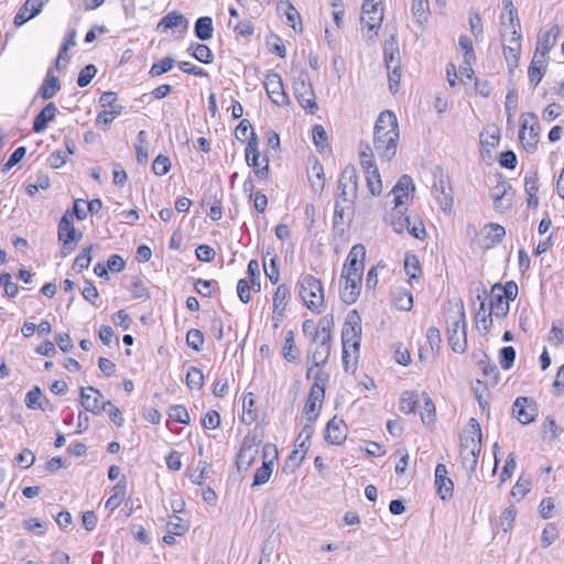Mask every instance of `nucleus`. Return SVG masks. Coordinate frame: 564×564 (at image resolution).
I'll return each instance as SVG.
<instances>
[{"label": "nucleus", "mask_w": 564, "mask_h": 564, "mask_svg": "<svg viewBox=\"0 0 564 564\" xmlns=\"http://www.w3.org/2000/svg\"><path fill=\"white\" fill-rule=\"evenodd\" d=\"M424 409L421 412V419L423 424H431L435 419V406L431 398L424 393Z\"/></svg>", "instance_id": "60"}, {"label": "nucleus", "mask_w": 564, "mask_h": 564, "mask_svg": "<svg viewBox=\"0 0 564 564\" xmlns=\"http://www.w3.org/2000/svg\"><path fill=\"white\" fill-rule=\"evenodd\" d=\"M341 280H344V285L340 284V299L346 304H354L360 295L362 276L355 273L354 275L341 274Z\"/></svg>", "instance_id": "18"}, {"label": "nucleus", "mask_w": 564, "mask_h": 564, "mask_svg": "<svg viewBox=\"0 0 564 564\" xmlns=\"http://www.w3.org/2000/svg\"><path fill=\"white\" fill-rule=\"evenodd\" d=\"M481 429L478 421L471 417L460 433V451H481Z\"/></svg>", "instance_id": "12"}, {"label": "nucleus", "mask_w": 564, "mask_h": 564, "mask_svg": "<svg viewBox=\"0 0 564 564\" xmlns=\"http://www.w3.org/2000/svg\"><path fill=\"white\" fill-rule=\"evenodd\" d=\"M429 10V0H412L411 11L417 24L423 25L427 22Z\"/></svg>", "instance_id": "39"}, {"label": "nucleus", "mask_w": 564, "mask_h": 564, "mask_svg": "<svg viewBox=\"0 0 564 564\" xmlns=\"http://www.w3.org/2000/svg\"><path fill=\"white\" fill-rule=\"evenodd\" d=\"M278 457V449L274 445L265 444L263 447V463L253 476L252 487H259L267 484L273 473L274 460Z\"/></svg>", "instance_id": "10"}, {"label": "nucleus", "mask_w": 564, "mask_h": 564, "mask_svg": "<svg viewBox=\"0 0 564 564\" xmlns=\"http://www.w3.org/2000/svg\"><path fill=\"white\" fill-rule=\"evenodd\" d=\"M330 347H332V329L326 330L323 327V330L315 333V337L310 339V345L307 348V362H311L315 367H323L327 364L328 358L330 356Z\"/></svg>", "instance_id": "5"}, {"label": "nucleus", "mask_w": 564, "mask_h": 564, "mask_svg": "<svg viewBox=\"0 0 564 564\" xmlns=\"http://www.w3.org/2000/svg\"><path fill=\"white\" fill-rule=\"evenodd\" d=\"M338 191L337 199L355 205L358 194V175L352 164L346 165L341 171Z\"/></svg>", "instance_id": "7"}, {"label": "nucleus", "mask_w": 564, "mask_h": 564, "mask_svg": "<svg viewBox=\"0 0 564 564\" xmlns=\"http://www.w3.org/2000/svg\"><path fill=\"white\" fill-rule=\"evenodd\" d=\"M171 169V162L170 159L165 155H158L153 163H152V170L155 175L163 176L170 172Z\"/></svg>", "instance_id": "59"}, {"label": "nucleus", "mask_w": 564, "mask_h": 564, "mask_svg": "<svg viewBox=\"0 0 564 564\" xmlns=\"http://www.w3.org/2000/svg\"><path fill=\"white\" fill-rule=\"evenodd\" d=\"M314 433V429L312 423H307L303 426L301 433L299 434L295 446L299 447L304 454L308 451L311 446V438Z\"/></svg>", "instance_id": "47"}, {"label": "nucleus", "mask_w": 564, "mask_h": 564, "mask_svg": "<svg viewBox=\"0 0 564 564\" xmlns=\"http://www.w3.org/2000/svg\"><path fill=\"white\" fill-rule=\"evenodd\" d=\"M360 322L361 318L357 311L348 313L341 330L343 349L352 348L355 352L359 350L361 336Z\"/></svg>", "instance_id": "9"}, {"label": "nucleus", "mask_w": 564, "mask_h": 564, "mask_svg": "<svg viewBox=\"0 0 564 564\" xmlns=\"http://www.w3.org/2000/svg\"><path fill=\"white\" fill-rule=\"evenodd\" d=\"M204 340V334L199 329L192 328L186 334V344L196 351L202 349Z\"/></svg>", "instance_id": "57"}, {"label": "nucleus", "mask_w": 564, "mask_h": 564, "mask_svg": "<svg viewBox=\"0 0 564 564\" xmlns=\"http://www.w3.org/2000/svg\"><path fill=\"white\" fill-rule=\"evenodd\" d=\"M518 295V285L513 281L505 285L496 283L490 292V311L496 317H505L509 312V301H513Z\"/></svg>", "instance_id": "4"}, {"label": "nucleus", "mask_w": 564, "mask_h": 564, "mask_svg": "<svg viewBox=\"0 0 564 564\" xmlns=\"http://www.w3.org/2000/svg\"><path fill=\"white\" fill-rule=\"evenodd\" d=\"M263 267L267 278L270 280L271 283L275 284L278 283L280 279V271H279V259L276 256H273L270 259V267L267 268V256L263 257Z\"/></svg>", "instance_id": "55"}, {"label": "nucleus", "mask_w": 564, "mask_h": 564, "mask_svg": "<svg viewBox=\"0 0 564 564\" xmlns=\"http://www.w3.org/2000/svg\"><path fill=\"white\" fill-rule=\"evenodd\" d=\"M299 293L305 305L311 311H317L324 303V291L322 282L311 275H302L297 282Z\"/></svg>", "instance_id": "6"}, {"label": "nucleus", "mask_w": 564, "mask_h": 564, "mask_svg": "<svg viewBox=\"0 0 564 564\" xmlns=\"http://www.w3.org/2000/svg\"><path fill=\"white\" fill-rule=\"evenodd\" d=\"M278 9L284 11L288 23L296 31V23H301V15L289 0H280Z\"/></svg>", "instance_id": "44"}, {"label": "nucleus", "mask_w": 564, "mask_h": 564, "mask_svg": "<svg viewBox=\"0 0 564 564\" xmlns=\"http://www.w3.org/2000/svg\"><path fill=\"white\" fill-rule=\"evenodd\" d=\"M173 65H174V59L172 57H169V56L164 57L151 66V68L149 70V76L150 77L161 76L162 74L170 72L173 68Z\"/></svg>", "instance_id": "49"}, {"label": "nucleus", "mask_w": 564, "mask_h": 564, "mask_svg": "<svg viewBox=\"0 0 564 564\" xmlns=\"http://www.w3.org/2000/svg\"><path fill=\"white\" fill-rule=\"evenodd\" d=\"M480 452L481 451H460L463 466L469 474L475 473Z\"/></svg>", "instance_id": "48"}, {"label": "nucleus", "mask_w": 564, "mask_h": 564, "mask_svg": "<svg viewBox=\"0 0 564 564\" xmlns=\"http://www.w3.org/2000/svg\"><path fill=\"white\" fill-rule=\"evenodd\" d=\"M289 297V288L285 284L279 285L273 295V319L276 321L275 326H278V322L282 319L283 312L286 307Z\"/></svg>", "instance_id": "28"}, {"label": "nucleus", "mask_w": 564, "mask_h": 564, "mask_svg": "<svg viewBox=\"0 0 564 564\" xmlns=\"http://www.w3.org/2000/svg\"><path fill=\"white\" fill-rule=\"evenodd\" d=\"M47 0H26L14 17V24L20 26L37 15Z\"/></svg>", "instance_id": "24"}, {"label": "nucleus", "mask_w": 564, "mask_h": 564, "mask_svg": "<svg viewBox=\"0 0 564 564\" xmlns=\"http://www.w3.org/2000/svg\"><path fill=\"white\" fill-rule=\"evenodd\" d=\"M258 443L254 436H246L237 455L236 466L241 471H247L258 455Z\"/></svg>", "instance_id": "13"}, {"label": "nucleus", "mask_w": 564, "mask_h": 564, "mask_svg": "<svg viewBox=\"0 0 564 564\" xmlns=\"http://www.w3.org/2000/svg\"><path fill=\"white\" fill-rule=\"evenodd\" d=\"M394 305L400 311H410L413 306L412 293L405 290L399 291L394 297Z\"/></svg>", "instance_id": "54"}, {"label": "nucleus", "mask_w": 564, "mask_h": 564, "mask_svg": "<svg viewBox=\"0 0 564 564\" xmlns=\"http://www.w3.org/2000/svg\"><path fill=\"white\" fill-rule=\"evenodd\" d=\"M189 529V525L184 522L178 516H171L167 521V532L178 536L184 535Z\"/></svg>", "instance_id": "52"}, {"label": "nucleus", "mask_w": 564, "mask_h": 564, "mask_svg": "<svg viewBox=\"0 0 564 564\" xmlns=\"http://www.w3.org/2000/svg\"><path fill=\"white\" fill-rule=\"evenodd\" d=\"M347 437V426L344 420L334 416L326 425L325 441L333 445H340Z\"/></svg>", "instance_id": "20"}, {"label": "nucleus", "mask_w": 564, "mask_h": 564, "mask_svg": "<svg viewBox=\"0 0 564 564\" xmlns=\"http://www.w3.org/2000/svg\"><path fill=\"white\" fill-rule=\"evenodd\" d=\"M365 258H366V248L364 245L358 243L355 245L346 259V262L343 268V275H356L362 276L365 270Z\"/></svg>", "instance_id": "15"}, {"label": "nucleus", "mask_w": 564, "mask_h": 564, "mask_svg": "<svg viewBox=\"0 0 564 564\" xmlns=\"http://www.w3.org/2000/svg\"><path fill=\"white\" fill-rule=\"evenodd\" d=\"M383 59L387 67L401 65L399 42L395 34H392L383 46Z\"/></svg>", "instance_id": "29"}, {"label": "nucleus", "mask_w": 564, "mask_h": 564, "mask_svg": "<svg viewBox=\"0 0 564 564\" xmlns=\"http://www.w3.org/2000/svg\"><path fill=\"white\" fill-rule=\"evenodd\" d=\"M414 192V184L410 175H402L392 188L394 205L404 206L411 199L410 193Z\"/></svg>", "instance_id": "23"}, {"label": "nucleus", "mask_w": 564, "mask_h": 564, "mask_svg": "<svg viewBox=\"0 0 564 564\" xmlns=\"http://www.w3.org/2000/svg\"><path fill=\"white\" fill-rule=\"evenodd\" d=\"M404 206L394 205L389 221L397 234H402L410 225V217L404 214Z\"/></svg>", "instance_id": "32"}, {"label": "nucleus", "mask_w": 564, "mask_h": 564, "mask_svg": "<svg viewBox=\"0 0 564 564\" xmlns=\"http://www.w3.org/2000/svg\"><path fill=\"white\" fill-rule=\"evenodd\" d=\"M312 187L315 192L322 191L324 187V170L322 164L316 162L312 167V174L310 175Z\"/></svg>", "instance_id": "56"}, {"label": "nucleus", "mask_w": 564, "mask_h": 564, "mask_svg": "<svg viewBox=\"0 0 564 564\" xmlns=\"http://www.w3.org/2000/svg\"><path fill=\"white\" fill-rule=\"evenodd\" d=\"M419 403V394L415 391H404L400 398L399 409L404 414L413 413Z\"/></svg>", "instance_id": "43"}, {"label": "nucleus", "mask_w": 564, "mask_h": 564, "mask_svg": "<svg viewBox=\"0 0 564 564\" xmlns=\"http://www.w3.org/2000/svg\"><path fill=\"white\" fill-rule=\"evenodd\" d=\"M44 403L48 404V400L43 398V393L39 387H34L25 395V404L30 409L45 410Z\"/></svg>", "instance_id": "42"}, {"label": "nucleus", "mask_w": 564, "mask_h": 564, "mask_svg": "<svg viewBox=\"0 0 564 564\" xmlns=\"http://www.w3.org/2000/svg\"><path fill=\"white\" fill-rule=\"evenodd\" d=\"M294 96L302 108L314 115L318 110L315 93L307 74L294 79Z\"/></svg>", "instance_id": "8"}, {"label": "nucleus", "mask_w": 564, "mask_h": 564, "mask_svg": "<svg viewBox=\"0 0 564 564\" xmlns=\"http://www.w3.org/2000/svg\"><path fill=\"white\" fill-rule=\"evenodd\" d=\"M57 111L55 104L48 102L34 118L33 131L36 133L43 132L48 123L55 119Z\"/></svg>", "instance_id": "26"}, {"label": "nucleus", "mask_w": 564, "mask_h": 564, "mask_svg": "<svg viewBox=\"0 0 564 564\" xmlns=\"http://www.w3.org/2000/svg\"><path fill=\"white\" fill-rule=\"evenodd\" d=\"M362 169L370 193L373 196H379L382 192V183L378 167L375 160H372V154H362Z\"/></svg>", "instance_id": "16"}, {"label": "nucleus", "mask_w": 564, "mask_h": 564, "mask_svg": "<svg viewBox=\"0 0 564 564\" xmlns=\"http://www.w3.org/2000/svg\"><path fill=\"white\" fill-rule=\"evenodd\" d=\"M249 166L254 169V173L259 178H267L269 175V160L267 156L260 158V153L250 156Z\"/></svg>", "instance_id": "41"}, {"label": "nucleus", "mask_w": 564, "mask_h": 564, "mask_svg": "<svg viewBox=\"0 0 564 564\" xmlns=\"http://www.w3.org/2000/svg\"><path fill=\"white\" fill-rule=\"evenodd\" d=\"M510 189L511 185L505 180L499 181L498 184L491 188L490 197L494 200L496 210L505 212L511 206L512 195L509 194Z\"/></svg>", "instance_id": "19"}, {"label": "nucleus", "mask_w": 564, "mask_h": 564, "mask_svg": "<svg viewBox=\"0 0 564 564\" xmlns=\"http://www.w3.org/2000/svg\"><path fill=\"white\" fill-rule=\"evenodd\" d=\"M101 392L91 386L87 388H80V403L83 408L88 412H93L95 414L101 412Z\"/></svg>", "instance_id": "25"}, {"label": "nucleus", "mask_w": 564, "mask_h": 564, "mask_svg": "<svg viewBox=\"0 0 564 564\" xmlns=\"http://www.w3.org/2000/svg\"><path fill=\"white\" fill-rule=\"evenodd\" d=\"M264 88L273 104L278 106H285L289 104V97L284 91L282 78L278 73L270 70L267 74Z\"/></svg>", "instance_id": "11"}, {"label": "nucleus", "mask_w": 564, "mask_h": 564, "mask_svg": "<svg viewBox=\"0 0 564 564\" xmlns=\"http://www.w3.org/2000/svg\"><path fill=\"white\" fill-rule=\"evenodd\" d=\"M169 416L171 420L178 422L181 424H189V414L185 406L183 405H173L169 410Z\"/></svg>", "instance_id": "58"}, {"label": "nucleus", "mask_w": 564, "mask_h": 564, "mask_svg": "<svg viewBox=\"0 0 564 564\" xmlns=\"http://www.w3.org/2000/svg\"><path fill=\"white\" fill-rule=\"evenodd\" d=\"M186 386L191 390H194V389L199 390L203 388L204 375L199 368H197L195 366L189 367V369L187 370V373H186Z\"/></svg>", "instance_id": "46"}, {"label": "nucleus", "mask_w": 564, "mask_h": 564, "mask_svg": "<svg viewBox=\"0 0 564 564\" xmlns=\"http://www.w3.org/2000/svg\"><path fill=\"white\" fill-rule=\"evenodd\" d=\"M95 246L90 245L88 247H85L80 253L77 254V257L74 260L73 268L77 270L78 272L83 271L84 269H87L91 261V250Z\"/></svg>", "instance_id": "50"}, {"label": "nucleus", "mask_w": 564, "mask_h": 564, "mask_svg": "<svg viewBox=\"0 0 564 564\" xmlns=\"http://www.w3.org/2000/svg\"><path fill=\"white\" fill-rule=\"evenodd\" d=\"M333 323V316L322 317L317 325L313 319H306L302 324V330L305 337L312 339L315 337V333L318 335V333L323 330V327H325L326 330L332 329Z\"/></svg>", "instance_id": "31"}, {"label": "nucleus", "mask_w": 564, "mask_h": 564, "mask_svg": "<svg viewBox=\"0 0 564 564\" xmlns=\"http://www.w3.org/2000/svg\"><path fill=\"white\" fill-rule=\"evenodd\" d=\"M61 89L59 79L55 76H52L50 73L46 76V79L42 84L40 88V95L43 99L53 98L57 91Z\"/></svg>", "instance_id": "38"}, {"label": "nucleus", "mask_w": 564, "mask_h": 564, "mask_svg": "<svg viewBox=\"0 0 564 564\" xmlns=\"http://www.w3.org/2000/svg\"><path fill=\"white\" fill-rule=\"evenodd\" d=\"M516 356H517V352H516V349L512 346H505V347H502L499 350V362H500V366L505 370L510 369L513 366V364H514Z\"/></svg>", "instance_id": "53"}, {"label": "nucleus", "mask_w": 564, "mask_h": 564, "mask_svg": "<svg viewBox=\"0 0 564 564\" xmlns=\"http://www.w3.org/2000/svg\"><path fill=\"white\" fill-rule=\"evenodd\" d=\"M188 51L192 52V56L204 64H210L214 61V54L212 50L205 45L199 43L191 44Z\"/></svg>", "instance_id": "40"}, {"label": "nucleus", "mask_w": 564, "mask_h": 564, "mask_svg": "<svg viewBox=\"0 0 564 564\" xmlns=\"http://www.w3.org/2000/svg\"><path fill=\"white\" fill-rule=\"evenodd\" d=\"M404 271L409 275L410 281L417 280L421 274V264L419 258L413 253H406L404 257Z\"/></svg>", "instance_id": "45"}, {"label": "nucleus", "mask_w": 564, "mask_h": 564, "mask_svg": "<svg viewBox=\"0 0 564 564\" xmlns=\"http://www.w3.org/2000/svg\"><path fill=\"white\" fill-rule=\"evenodd\" d=\"M324 397L325 388L323 386L316 383L311 387L308 398L303 409L310 423H313L317 419Z\"/></svg>", "instance_id": "17"}, {"label": "nucleus", "mask_w": 564, "mask_h": 564, "mask_svg": "<svg viewBox=\"0 0 564 564\" xmlns=\"http://www.w3.org/2000/svg\"><path fill=\"white\" fill-rule=\"evenodd\" d=\"M188 20L178 11H171L164 15L156 25V31L164 33L167 30H178L186 32L188 29Z\"/></svg>", "instance_id": "21"}, {"label": "nucleus", "mask_w": 564, "mask_h": 564, "mask_svg": "<svg viewBox=\"0 0 564 564\" xmlns=\"http://www.w3.org/2000/svg\"><path fill=\"white\" fill-rule=\"evenodd\" d=\"M113 490V495H111L106 501V508L111 510L116 509L121 505L126 494L124 486H122L121 484H117Z\"/></svg>", "instance_id": "62"}, {"label": "nucleus", "mask_w": 564, "mask_h": 564, "mask_svg": "<svg viewBox=\"0 0 564 564\" xmlns=\"http://www.w3.org/2000/svg\"><path fill=\"white\" fill-rule=\"evenodd\" d=\"M509 23L506 22L505 15H502V26L509 29L511 36L508 42H514V46L503 45V55L508 65L509 73H513L518 67L520 51H521V25L516 9L509 10Z\"/></svg>", "instance_id": "2"}, {"label": "nucleus", "mask_w": 564, "mask_h": 564, "mask_svg": "<svg viewBox=\"0 0 564 564\" xmlns=\"http://www.w3.org/2000/svg\"><path fill=\"white\" fill-rule=\"evenodd\" d=\"M97 73V68L93 64L86 65L78 75L77 85L79 87H86L90 84L91 79L95 77Z\"/></svg>", "instance_id": "61"}, {"label": "nucleus", "mask_w": 564, "mask_h": 564, "mask_svg": "<svg viewBox=\"0 0 564 564\" xmlns=\"http://www.w3.org/2000/svg\"><path fill=\"white\" fill-rule=\"evenodd\" d=\"M560 32V26L557 24L553 25L545 34L539 36L536 46L549 53L556 44Z\"/></svg>", "instance_id": "37"}, {"label": "nucleus", "mask_w": 564, "mask_h": 564, "mask_svg": "<svg viewBox=\"0 0 564 564\" xmlns=\"http://www.w3.org/2000/svg\"><path fill=\"white\" fill-rule=\"evenodd\" d=\"M512 415L521 424H530L538 416L535 402L528 397H518L512 404Z\"/></svg>", "instance_id": "14"}, {"label": "nucleus", "mask_w": 564, "mask_h": 564, "mask_svg": "<svg viewBox=\"0 0 564 564\" xmlns=\"http://www.w3.org/2000/svg\"><path fill=\"white\" fill-rule=\"evenodd\" d=\"M448 471L444 464H437L435 467V486L442 500H447L453 496L454 484L447 476Z\"/></svg>", "instance_id": "22"}, {"label": "nucleus", "mask_w": 564, "mask_h": 564, "mask_svg": "<svg viewBox=\"0 0 564 564\" xmlns=\"http://www.w3.org/2000/svg\"><path fill=\"white\" fill-rule=\"evenodd\" d=\"M485 245L482 246L486 249H490L496 245L500 243L503 237L506 236V229L499 225L491 223L485 228Z\"/></svg>", "instance_id": "33"}, {"label": "nucleus", "mask_w": 564, "mask_h": 564, "mask_svg": "<svg viewBox=\"0 0 564 564\" xmlns=\"http://www.w3.org/2000/svg\"><path fill=\"white\" fill-rule=\"evenodd\" d=\"M354 206L349 203H343V200L336 199L334 210V229L344 231L345 217L348 221H351L354 216Z\"/></svg>", "instance_id": "27"}, {"label": "nucleus", "mask_w": 564, "mask_h": 564, "mask_svg": "<svg viewBox=\"0 0 564 564\" xmlns=\"http://www.w3.org/2000/svg\"><path fill=\"white\" fill-rule=\"evenodd\" d=\"M477 300L480 302V304H479V308L477 310L476 316H475L476 325H477V329L481 334L486 335L492 326V317L491 316L494 315V313H491V311L488 314L486 313V302H485V299L480 294L477 295Z\"/></svg>", "instance_id": "30"}, {"label": "nucleus", "mask_w": 564, "mask_h": 564, "mask_svg": "<svg viewBox=\"0 0 564 564\" xmlns=\"http://www.w3.org/2000/svg\"><path fill=\"white\" fill-rule=\"evenodd\" d=\"M301 351L294 341V332L288 330L285 334L284 345L282 347V356L290 362H295L300 359Z\"/></svg>", "instance_id": "35"}, {"label": "nucleus", "mask_w": 564, "mask_h": 564, "mask_svg": "<svg viewBox=\"0 0 564 564\" xmlns=\"http://www.w3.org/2000/svg\"><path fill=\"white\" fill-rule=\"evenodd\" d=\"M76 228L73 225L70 210H66L58 223L57 237L58 239L74 240Z\"/></svg>", "instance_id": "36"}, {"label": "nucleus", "mask_w": 564, "mask_h": 564, "mask_svg": "<svg viewBox=\"0 0 564 564\" xmlns=\"http://www.w3.org/2000/svg\"><path fill=\"white\" fill-rule=\"evenodd\" d=\"M399 126L391 110L382 111L373 128V149L381 161H391L398 150Z\"/></svg>", "instance_id": "1"}, {"label": "nucleus", "mask_w": 564, "mask_h": 564, "mask_svg": "<svg viewBox=\"0 0 564 564\" xmlns=\"http://www.w3.org/2000/svg\"><path fill=\"white\" fill-rule=\"evenodd\" d=\"M456 311L449 315L448 327V343L455 352L463 354L467 348V334H466V315L462 301L455 304Z\"/></svg>", "instance_id": "3"}, {"label": "nucleus", "mask_w": 564, "mask_h": 564, "mask_svg": "<svg viewBox=\"0 0 564 564\" xmlns=\"http://www.w3.org/2000/svg\"><path fill=\"white\" fill-rule=\"evenodd\" d=\"M132 297L135 300H149L151 297L149 289L137 278L131 286Z\"/></svg>", "instance_id": "64"}, {"label": "nucleus", "mask_w": 564, "mask_h": 564, "mask_svg": "<svg viewBox=\"0 0 564 564\" xmlns=\"http://www.w3.org/2000/svg\"><path fill=\"white\" fill-rule=\"evenodd\" d=\"M382 12L378 11L377 14L370 13V14H362L361 17V23L367 26L368 31L378 30L381 26L382 23Z\"/></svg>", "instance_id": "63"}, {"label": "nucleus", "mask_w": 564, "mask_h": 564, "mask_svg": "<svg viewBox=\"0 0 564 564\" xmlns=\"http://www.w3.org/2000/svg\"><path fill=\"white\" fill-rule=\"evenodd\" d=\"M539 132H540V124L536 119V120H533V122L529 127V137L528 138L525 137L524 142H521L523 148L527 151L532 152L535 150V145H536L538 139H539Z\"/></svg>", "instance_id": "51"}, {"label": "nucleus", "mask_w": 564, "mask_h": 564, "mask_svg": "<svg viewBox=\"0 0 564 564\" xmlns=\"http://www.w3.org/2000/svg\"><path fill=\"white\" fill-rule=\"evenodd\" d=\"M194 33L200 41H208L213 37L214 25L210 17H200L196 20Z\"/></svg>", "instance_id": "34"}]
</instances>
